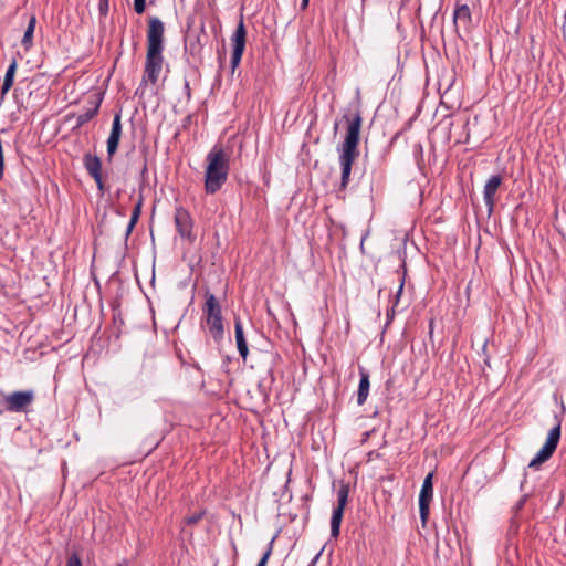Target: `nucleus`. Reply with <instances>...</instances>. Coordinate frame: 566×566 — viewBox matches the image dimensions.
Returning <instances> with one entry per match:
<instances>
[{"instance_id":"1","label":"nucleus","mask_w":566,"mask_h":566,"mask_svg":"<svg viewBox=\"0 0 566 566\" xmlns=\"http://www.w3.org/2000/svg\"><path fill=\"white\" fill-rule=\"evenodd\" d=\"M164 32L165 25L157 17H150L147 30V54L144 74L136 94L148 83L155 85L158 82L164 64Z\"/></svg>"},{"instance_id":"2","label":"nucleus","mask_w":566,"mask_h":566,"mask_svg":"<svg viewBox=\"0 0 566 566\" xmlns=\"http://www.w3.org/2000/svg\"><path fill=\"white\" fill-rule=\"evenodd\" d=\"M205 191L218 192L227 182L230 171V155L220 145H214L206 156Z\"/></svg>"},{"instance_id":"3","label":"nucleus","mask_w":566,"mask_h":566,"mask_svg":"<svg viewBox=\"0 0 566 566\" xmlns=\"http://www.w3.org/2000/svg\"><path fill=\"white\" fill-rule=\"evenodd\" d=\"M205 298L206 302L202 311L206 316L209 333L216 343H220L224 336L221 305L217 297L209 291L205 293Z\"/></svg>"},{"instance_id":"4","label":"nucleus","mask_w":566,"mask_h":566,"mask_svg":"<svg viewBox=\"0 0 566 566\" xmlns=\"http://www.w3.org/2000/svg\"><path fill=\"white\" fill-rule=\"evenodd\" d=\"M343 119L347 124L346 134L343 144L339 146L338 151H358V145L360 140V129L363 125V115L360 105L358 104L353 114L346 113L343 115Z\"/></svg>"},{"instance_id":"5","label":"nucleus","mask_w":566,"mask_h":566,"mask_svg":"<svg viewBox=\"0 0 566 566\" xmlns=\"http://www.w3.org/2000/svg\"><path fill=\"white\" fill-rule=\"evenodd\" d=\"M554 418H555V424L549 430L544 446L536 453V455L531 460V462L528 464L530 468L537 467V465L542 464L543 462L547 461L553 455V453L555 452V450L558 446V442L560 440L563 419L558 415H555Z\"/></svg>"},{"instance_id":"6","label":"nucleus","mask_w":566,"mask_h":566,"mask_svg":"<svg viewBox=\"0 0 566 566\" xmlns=\"http://www.w3.org/2000/svg\"><path fill=\"white\" fill-rule=\"evenodd\" d=\"M207 34L205 31V24L202 23L200 30L188 31L185 36L184 49L185 54L197 62L201 60L203 46L207 42Z\"/></svg>"},{"instance_id":"7","label":"nucleus","mask_w":566,"mask_h":566,"mask_svg":"<svg viewBox=\"0 0 566 566\" xmlns=\"http://www.w3.org/2000/svg\"><path fill=\"white\" fill-rule=\"evenodd\" d=\"M348 485H342L337 492V506L334 507L331 518V536L337 538L339 536L340 524L344 515V509L348 501Z\"/></svg>"},{"instance_id":"8","label":"nucleus","mask_w":566,"mask_h":566,"mask_svg":"<svg viewBox=\"0 0 566 566\" xmlns=\"http://www.w3.org/2000/svg\"><path fill=\"white\" fill-rule=\"evenodd\" d=\"M174 220L179 235L192 243L196 240V235L192 232L193 220L189 211L181 206L176 207Z\"/></svg>"},{"instance_id":"9","label":"nucleus","mask_w":566,"mask_h":566,"mask_svg":"<svg viewBox=\"0 0 566 566\" xmlns=\"http://www.w3.org/2000/svg\"><path fill=\"white\" fill-rule=\"evenodd\" d=\"M34 400L32 390L14 391L4 397L6 410L9 412H24Z\"/></svg>"},{"instance_id":"10","label":"nucleus","mask_w":566,"mask_h":566,"mask_svg":"<svg viewBox=\"0 0 566 566\" xmlns=\"http://www.w3.org/2000/svg\"><path fill=\"white\" fill-rule=\"evenodd\" d=\"M433 472H430L426 475L420 494H419V512H420V518L422 521V524H426L429 511H430V503L433 497Z\"/></svg>"},{"instance_id":"11","label":"nucleus","mask_w":566,"mask_h":566,"mask_svg":"<svg viewBox=\"0 0 566 566\" xmlns=\"http://www.w3.org/2000/svg\"><path fill=\"white\" fill-rule=\"evenodd\" d=\"M102 95H95L93 97H90L88 105L90 107L78 115H72V118L75 119V125L73 127V130H76L84 126L86 123L92 120L98 113L101 104H102Z\"/></svg>"},{"instance_id":"12","label":"nucleus","mask_w":566,"mask_h":566,"mask_svg":"<svg viewBox=\"0 0 566 566\" xmlns=\"http://www.w3.org/2000/svg\"><path fill=\"white\" fill-rule=\"evenodd\" d=\"M122 136V115L120 112L116 113L113 118L112 128L107 138V155L111 159L118 149Z\"/></svg>"},{"instance_id":"13","label":"nucleus","mask_w":566,"mask_h":566,"mask_svg":"<svg viewBox=\"0 0 566 566\" xmlns=\"http://www.w3.org/2000/svg\"><path fill=\"white\" fill-rule=\"evenodd\" d=\"M359 154L349 153V151H339V165L342 169L340 176V187L345 189L349 182V177L352 172V166L357 159Z\"/></svg>"},{"instance_id":"14","label":"nucleus","mask_w":566,"mask_h":566,"mask_svg":"<svg viewBox=\"0 0 566 566\" xmlns=\"http://www.w3.org/2000/svg\"><path fill=\"white\" fill-rule=\"evenodd\" d=\"M502 184V177L500 175L491 176L484 185L483 199L489 209L492 212L495 203V193Z\"/></svg>"},{"instance_id":"15","label":"nucleus","mask_w":566,"mask_h":566,"mask_svg":"<svg viewBox=\"0 0 566 566\" xmlns=\"http://www.w3.org/2000/svg\"><path fill=\"white\" fill-rule=\"evenodd\" d=\"M247 42V29L243 22V17L241 15L240 21L237 25L235 31L231 35L232 43V52L243 53L245 49Z\"/></svg>"},{"instance_id":"16","label":"nucleus","mask_w":566,"mask_h":566,"mask_svg":"<svg viewBox=\"0 0 566 566\" xmlns=\"http://www.w3.org/2000/svg\"><path fill=\"white\" fill-rule=\"evenodd\" d=\"M359 376L360 380L357 391V403L359 406H363L366 402L367 397L369 395L370 381L369 374L364 367H359Z\"/></svg>"},{"instance_id":"17","label":"nucleus","mask_w":566,"mask_h":566,"mask_svg":"<svg viewBox=\"0 0 566 566\" xmlns=\"http://www.w3.org/2000/svg\"><path fill=\"white\" fill-rule=\"evenodd\" d=\"M234 332L238 352L240 356L245 360L249 354V348L244 337L243 326L240 317L234 318Z\"/></svg>"},{"instance_id":"18","label":"nucleus","mask_w":566,"mask_h":566,"mask_svg":"<svg viewBox=\"0 0 566 566\" xmlns=\"http://www.w3.org/2000/svg\"><path fill=\"white\" fill-rule=\"evenodd\" d=\"M83 166L91 177L102 174V161L98 156L87 153L83 156Z\"/></svg>"},{"instance_id":"19","label":"nucleus","mask_w":566,"mask_h":566,"mask_svg":"<svg viewBox=\"0 0 566 566\" xmlns=\"http://www.w3.org/2000/svg\"><path fill=\"white\" fill-rule=\"evenodd\" d=\"M15 71H17V61L13 60L11 62V64L9 65V67L7 69V72H6L3 82H2V87H1L2 96L6 95L8 93V91L12 87Z\"/></svg>"},{"instance_id":"20","label":"nucleus","mask_w":566,"mask_h":566,"mask_svg":"<svg viewBox=\"0 0 566 566\" xmlns=\"http://www.w3.org/2000/svg\"><path fill=\"white\" fill-rule=\"evenodd\" d=\"M36 24V17L34 14L30 15L28 21V27L24 31L23 38L21 40L22 45L28 50L32 45L33 33Z\"/></svg>"},{"instance_id":"21","label":"nucleus","mask_w":566,"mask_h":566,"mask_svg":"<svg viewBox=\"0 0 566 566\" xmlns=\"http://www.w3.org/2000/svg\"><path fill=\"white\" fill-rule=\"evenodd\" d=\"M400 269L402 270V275H401L399 287H398L396 296H395V303L392 305L391 312H389V311L387 312L388 319H392V317L395 315V306L398 304L400 296L402 294V291H403V286H405V276H406V272H407L406 264L402 263Z\"/></svg>"},{"instance_id":"22","label":"nucleus","mask_w":566,"mask_h":566,"mask_svg":"<svg viewBox=\"0 0 566 566\" xmlns=\"http://www.w3.org/2000/svg\"><path fill=\"white\" fill-rule=\"evenodd\" d=\"M453 20L457 22L458 20H462L464 22L471 21V11L467 4L457 6L453 12Z\"/></svg>"},{"instance_id":"23","label":"nucleus","mask_w":566,"mask_h":566,"mask_svg":"<svg viewBox=\"0 0 566 566\" xmlns=\"http://www.w3.org/2000/svg\"><path fill=\"white\" fill-rule=\"evenodd\" d=\"M273 542L274 538H272L271 542L269 543L268 549L264 552L263 556L261 557L256 566H266V563L272 554Z\"/></svg>"},{"instance_id":"24","label":"nucleus","mask_w":566,"mask_h":566,"mask_svg":"<svg viewBox=\"0 0 566 566\" xmlns=\"http://www.w3.org/2000/svg\"><path fill=\"white\" fill-rule=\"evenodd\" d=\"M242 55H243V53L232 52L231 62H230V64H231V72L232 73H234V71L239 66V64L241 62V59H242Z\"/></svg>"},{"instance_id":"25","label":"nucleus","mask_w":566,"mask_h":566,"mask_svg":"<svg viewBox=\"0 0 566 566\" xmlns=\"http://www.w3.org/2000/svg\"><path fill=\"white\" fill-rule=\"evenodd\" d=\"M203 517V512L193 513L185 518L186 524L195 525Z\"/></svg>"},{"instance_id":"26","label":"nucleus","mask_w":566,"mask_h":566,"mask_svg":"<svg viewBox=\"0 0 566 566\" xmlns=\"http://www.w3.org/2000/svg\"><path fill=\"white\" fill-rule=\"evenodd\" d=\"M146 9V0H134V10L137 14H142Z\"/></svg>"},{"instance_id":"27","label":"nucleus","mask_w":566,"mask_h":566,"mask_svg":"<svg viewBox=\"0 0 566 566\" xmlns=\"http://www.w3.org/2000/svg\"><path fill=\"white\" fill-rule=\"evenodd\" d=\"M66 566H82V562L76 554H73L67 558Z\"/></svg>"},{"instance_id":"28","label":"nucleus","mask_w":566,"mask_h":566,"mask_svg":"<svg viewBox=\"0 0 566 566\" xmlns=\"http://www.w3.org/2000/svg\"><path fill=\"white\" fill-rule=\"evenodd\" d=\"M142 208H143V197L140 196L139 199L137 200L134 209H133V212L132 214H135V216H138L140 217L142 214Z\"/></svg>"},{"instance_id":"29","label":"nucleus","mask_w":566,"mask_h":566,"mask_svg":"<svg viewBox=\"0 0 566 566\" xmlns=\"http://www.w3.org/2000/svg\"><path fill=\"white\" fill-rule=\"evenodd\" d=\"M184 90H185V94H186L187 101H190V98H191V88H190L189 81L187 78H185V81H184Z\"/></svg>"},{"instance_id":"30","label":"nucleus","mask_w":566,"mask_h":566,"mask_svg":"<svg viewBox=\"0 0 566 566\" xmlns=\"http://www.w3.org/2000/svg\"><path fill=\"white\" fill-rule=\"evenodd\" d=\"M108 10V0H101L99 1V12L101 14H106Z\"/></svg>"},{"instance_id":"31","label":"nucleus","mask_w":566,"mask_h":566,"mask_svg":"<svg viewBox=\"0 0 566 566\" xmlns=\"http://www.w3.org/2000/svg\"><path fill=\"white\" fill-rule=\"evenodd\" d=\"M92 178L95 180L98 190L103 191L104 182H103L102 174H99V175H97L95 177H92Z\"/></svg>"},{"instance_id":"32","label":"nucleus","mask_w":566,"mask_h":566,"mask_svg":"<svg viewBox=\"0 0 566 566\" xmlns=\"http://www.w3.org/2000/svg\"><path fill=\"white\" fill-rule=\"evenodd\" d=\"M527 501V495H523L520 501L515 504V510L520 511Z\"/></svg>"},{"instance_id":"33","label":"nucleus","mask_w":566,"mask_h":566,"mask_svg":"<svg viewBox=\"0 0 566 566\" xmlns=\"http://www.w3.org/2000/svg\"><path fill=\"white\" fill-rule=\"evenodd\" d=\"M321 554H322V551L318 552L313 558L312 560L310 562V564L307 566H316L319 557H321Z\"/></svg>"},{"instance_id":"34","label":"nucleus","mask_w":566,"mask_h":566,"mask_svg":"<svg viewBox=\"0 0 566 566\" xmlns=\"http://www.w3.org/2000/svg\"><path fill=\"white\" fill-rule=\"evenodd\" d=\"M134 227H135V224L128 222L127 228H126V233H125L126 239L130 235Z\"/></svg>"},{"instance_id":"35","label":"nucleus","mask_w":566,"mask_h":566,"mask_svg":"<svg viewBox=\"0 0 566 566\" xmlns=\"http://www.w3.org/2000/svg\"><path fill=\"white\" fill-rule=\"evenodd\" d=\"M138 219H139V217H138V216L132 214V216H130V220H129V222H130V223H133V224H136V223H137V221H138Z\"/></svg>"},{"instance_id":"36","label":"nucleus","mask_w":566,"mask_h":566,"mask_svg":"<svg viewBox=\"0 0 566 566\" xmlns=\"http://www.w3.org/2000/svg\"><path fill=\"white\" fill-rule=\"evenodd\" d=\"M138 219H139V217H138V216L132 214V216H130V220H129V222H130V223H133V224H136V223H137V221H138Z\"/></svg>"},{"instance_id":"37","label":"nucleus","mask_w":566,"mask_h":566,"mask_svg":"<svg viewBox=\"0 0 566 566\" xmlns=\"http://www.w3.org/2000/svg\"><path fill=\"white\" fill-rule=\"evenodd\" d=\"M308 1H310V0H302V2H301V9H302V10H305V9L307 8V6H308Z\"/></svg>"},{"instance_id":"38","label":"nucleus","mask_w":566,"mask_h":566,"mask_svg":"<svg viewBox=\"0 0 566 566\" xmlns=\"http://www.w3.org/2000/svg\"><path fill=\"white\" fill-rule=\"evenodd\" d=\"M147 171V165L146 163L144 164V167H143V172H146Z\"/></svg>"}]
</instances>
